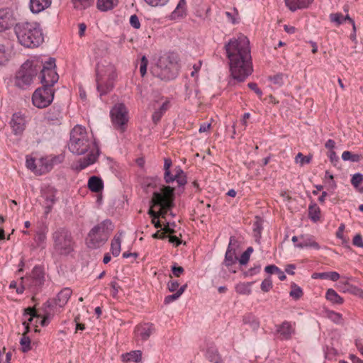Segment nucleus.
<instances>
[{
    "mask_svg": "<svg viewBox=\"0 0 363 363\" xmlns=\"http://www.w3.org/2000/svg\"><path fill=\"white\" fill-rule=\"evenodd\" d=\"M265 272L268 274H277L278 271V267L275 265H268L264 269Z\"/></svg>",
    "mask_w": 363,
    "mask_h": 363,
    "instance_id": "62",
    "label": "nucleus"
},
{
    "mask_svg": "<svg viewBox=\"0 0 363 363\" xmlns=\"http://www.w3.org/2000/svg\"><path fill=\"white\" fill-rule=\"evenodd\" d=\"M311 162V157L304 156L302 153L298 152L295 157V162L299 163L301 166L308 164Z\"/></svg>",
    "mask_w": 363,
    "mask_h": 363,
    "instance_id": "42",
    "label": "nucleus"
},
{
    "mask_svg": "<svg viewBox=\"0 0 363 363\" xmlns=\"http://www.w3.org/2000/svg\"><path fill=\"white\" fill-rule=\"evenodd\" d=\"M35 242L40 246L45 242L46 240V233L43 230H40L35 235Z\"/></svg>",
    "mask_w": 363,
    "mask_h": 363,
    "instance_id": "46",
    "label": "nucleus"
},
{
    "mask_svg": "<svg viewBox=\"0 0 363 363\" xmlns=\"http://www.w3.org/2000/svg\"><path fill=\"white\" fill-rule=\"evenodd\" d=\"M313 279H328V272H315L312 274Z\"/></svg>",
    "mask_w": 363,
    "mask_h": 363,
    "instance_id": "61",
    "label": "nucleus"
},
{
    "mask_svg": "<svg viewBox=\"0 0 363 363\" xmlns=\"http://www.w3.org/2000/svg\"><path fill=\"white\" fill-rule=\"evenodd\" d=\"M361 155L354 154L350 151H344L342 154V159L344 161H350L352 162H359L361 160Z\"/></svg>",
    "mask_w": 363,
    "mask_h": 363,
    "instance_id": "35",
    "label": "nucleus"
},
{
    "mask_svg": "<svg viewBox=\"0 0 363 363\" xmlns=\"http://www.w3.org/2000/svg\"><path fill=\"white\" fill-rule=\"evenodd\" d=\"M329 318L333 321H334L337 323H340L342 320V315L340 313H336V312H330L329 313Z\"/></svg>",
    "mask_w": 363,
    "mask_h": 363,
    "instance_id": "57",
    "label": "nucleus"
},
{
    "mask_svg": "<svg viewBox=\"0 0 363 363\" xmlns=\"http://www.w3.org/2000/svg\"><path fill=\"white\" fill-rule=\"evenodd\" d=\"M308 217L313 221L317 222L320 218V209L315 203H311L308 206Z\"/></svg>",
    "mask_w": 363,
    "mask_h": 363,
    "instance_id": "31",
    "label": "nucleus"
},
{
    "mask_svg": "<svg viewBox=\"0 0 363 363\" xmlns=\"http://www.w3.org/2000/svg\"><path fill=\"white\" fill-rule=\"evenodd\" d=\"M325 298L333 303L342 304L343 303V298L333 289L327 290Z\"/></svg>",
    "mask_w": 363,
    "mask_h": 363,
    "instance_id": "32",
    "label": "nucleus"
},
{
    "mask_svg": "<svg viewBox=\"0 0 363 363\" xmlns=\"http://www.w3.org/2000/svg\"><path fill=\"white\" fill-rule=\"evenodd\" d=\"M247 86L250 89L254 91L259 98H261L262 95V91L258 88L257 84L256 83L250 82L247 84Z\"/></svg>",
    "mask_w": 363,
    "mask_h": 363,
    "instance_id": "56",
    "label": "nucleus"
},
{
    "mask_svg": "<svg viewBox=\"0 0 363 363\" xmlns=\"http://www.w3.org/2000/svg\"><path fill=\"white\" fill-rule=\"evenodd\" d=\"M270 79L272 82V83H274V84H277L278 86H281L284 83L283 74H276L274 77H272Z\"/></svg>",
    "mask_w": 363,
    "mask_h": 363,
    "instance_id": "53",
    "label": "nucleus"
},
{
    "mask_svg": "<svg viewBox=\"0 0 363 363\" xmlns=\"http://www.w3.org/2000/svg\"><path fill=\"white\" fill-rule=\"evenodd\" d=\"M179 283L176 280H171L167 284L168 289L172 291H176L179 289Z\"/></svg>",
    "mask_w": 363,
    "mask_h": 363,
    "instance_id": "52",
    "label": "nucleus"
},
{
    "mask_svg": "<svg viewBox=\"0 0 363 363\" xmlns=\"http://www.w3.org/2000/svg\"><path fill=\"white\" fill-rule=\"evenodd\" d=\"M254 282H240L235 285V291L242 295H250L252 293L251 287Z\"/></svg>",
    "mask_w": 363,
    "mask_h": 363,
    "instance_id": "29",
    "label": "nucleus"
},
{
    "mask_svg": "<svg viewBox=\"0 0 363 363\" xmlns=\"http://www.w3.org/2000/svg\"><path fill=\"white\" fill-rule=\"evenodd\" d=\"M15 33L20 44L26 48L38 47L44 40L42 29L35 22H23L16 24Z\"/></svg>",
    "mask_w": 363,
    "mask_h": 363,
    "instance_id": "3",
    "label": "nucleus"
},
{
    "mask_svg": "<svg viewBox=\"0 0 363 363\" xmlns=\"http://www.w3.org/2000/svg\"><path fill=\"white\" fill-rule=\"evenodd\" d=\"M186 9V0H179L175 10L174 13L178 16L182 15Z\"/></svg>",
    "mask_w": 363,
    "mask_h": 363,
    "instance_id": "48",
    "label": "nucleus"
},
{
    "mask_svg": "<svg viewBox=\"0 0 363 363\" xmlns=\"http://www.w3.org/2000/svg\"><path fill=\"white\" fill-rule=\"evenodd\" d=\"M10 124L15 134H21L25 128V119L20 113H14Z\"/></svg>",
    "mask_w": 363,
    "mask_h": 363,
    "instance_id": "21",
    "label": "nucleus"
},
{
    "mask_svg": "<svg viewBox=\"0 0 363 363\" xmlns=\"http://www.w3.org/2000/svg\"><path fill=\"white\" fill-rule=\"evenodd\" d=\"M117 78L116 69L112 64H99L96 73V88L100 96L111 91Z\"/></svg>",
    "mask_w": 363,
    "mask_h": 363,
    "instance_id": "5",
    "label": "nucleus"
},
{
    "mask_svg": "<svg viewBox=\"0 0 363 363\" xmlns=\"http://www.w3.org/2000/svg\"><path fill=\"white\" fill-rule=\"evenodd\" d=\"M111 118L115 128L123 130L128 121V111L123 104H116L111 110Z\"/></svg>",
    "mask_w": 363,
    "mask_h": 363,
    "instance_id": "11",
    "label": "nucleus"
},
{
    "mask_svg": "<svg viewBox=\"0 0 363 363\" xmlns=\"http://www.w3.org/2000/svg\"><path fill=\"white\" fill-rule=\"evenodd\" d=\"M11 57V52L4 45L0 44V65H5Z\"/></svg>",
    "mask_w": 363,
    "mask_h": 363,
    "instance_id": "34",
    "label": "nucleus"
},
{
    "mask_svg": "<svg viewBox=\"0 0 363 363\" xmlns=\"http://www.w3.org/2000/svg\"><path fill=\"white\" fill-rule=\"evenodd\" d=\"M252 247H249L241 255L239 262L241 265L246 264L250 260L251 254L253 252Z\"/></svg>",
    "mask_w": 363,
    "mask_h": 363,
    "instance_id": "39",
    "label": "nucleus"
},
{
    "mask_svg": "<svg viewBox=\"0 0 363 363\" xmlns=\"http://www.w3.org/2000/svg\"><path fill=\"white\" fill-rule=\"evenodd\" d=\"M38 72L37 65L33 62H26L16 75L15 84L20 88L29 86L36 77Z\"/></svg>",
    "mask_w": 363,
    "mask_h": 363,
    "instance_id": "8",
    "label": "nucleus"
},
{
    "mask_svg": "<svg viewBox=\"0 0 363 363\" xmlns=\"http://www.w3.org/2000/svg\"><path fill=\"white\" fill-rule=\"evenodd\" d=\"M174 188L169 186H164L160 191L153 193L152 197V206H160L159 211L156 212L152 209L149 210L148 213L152 219H157L159 217H164L167 211L173 206L174 199Z\"/></svg>",
    "mask_w": 363,
    "mask_h": 363,
    "instance_id": "4",
    "label": "nucleus"
},
{
    "mask_svg": "<svg viewBox=\"0 0 363 363\" xmlns=\"http://www.w3.org/2000/svg\"><path fill=\"white\" fill-rule=\"evenodd\" d=\"M20 344L22 347L23 352H26L30 350V340L25 333L21 339Z\"/></svg>",
    "mask_w": 363,
    "mask_h": 363,
    "instance_id": "41",
    "label": "nucleus"
},
{
    "mask_svg": "<svg viewBox=\"0 0 363 363\" xmlns=\"http://www.w3.org/2000/svg\"><path fill=\"white\" fill-rule=\"evenodd\" d=\"M121 357L124 362H139L142 359V352L140 350H133L123 354Z\"/></svg>",
    "mask_w": 363,
    "mask_h": 363,
    "instance_id": "24",
    "label": "nucleus"
},
{
    "mask_svg": "<svg viewBox=\"0 0 363 363\" xmlns=\"http://www.w3.org/2000/svg\"><path fill=\"white\" fill-rule=\"evenodd\" d=\"M54 248L60 254H69L73 250V240L71 233L64 229L60 228L52 234Z\"/></svg>",
    "mask_w": 363,
    "mask_h": 363,
    "instance_id": "7",
    "label": "nucleus"
},
{
    "mask_svg": "<svg viewBox=\"0 0 363 363\" xmlns=\"http://www.w3.org/2000/svg\"><path fill=\"white\" fill-rule=\"evenodd\" d=\"M69 150L77 155H86L78 161L80 170L96 162L99 155V148L91 132L85 127L77 125L70 131L68 142Z\"/></svg>",
    "mask_w": 363,
    "mask_h": 363,
    "instance_id": "2",
    "label": "nucleus"
},
{
    "mask_svg": "<svg viewBox=\"0 0 363 363\" xmlns=\"http://www.w3.org/2000/svg\"><path fill=\"white\" fill-rule=\"evenodd\" d=\"M351 183L354 187L363 192V176L361 174H354L351 179Z\"/></svg>",
    "mask_w": 363,
    "mask_h": 363,
    "instance_id": "36",
    "label": "nucleus"
},
{
    "mask_svg": "<svg viewBox=\"0 0 363 363\" xmlns=\"http://www.w3.org/2000/svg\"><path fill=\"white\" fill-rule=\"evenodd\" d=\"M225 50L230 76L238 82L245 81L253 72L249 40L239 34L225 45Z\"/></svg>",
    "mask_w": 363,
    "mask_h": 363,
    "instance_id": "1",
    "label": "nucleus"
},
{
    "mask_svg": "<svg viewBox=\"0 0 363 363\" xmlns=\"http://www.w3.org/2000/svg\"><path fill=\"white\" fill-rule=\"evenodd\" d=\"M144 1L151 6H162L167 4L169 0H144Z\"/></svg>",
    "mask_w": 363,
    "mask_h": 363,
    "instance_id": "49",
    "label": "nucleus"
},
{
    "mask_svg": "<svg viewBox=\"0 0 363 363\" xmlns=\"http://www.w3.org/2000/svg\"><path fill=\"white\" fill-rule=\"evenodd\" d=\"M277 332L283 340H289L295 333L294 326L289 322L285 321L278 326Z\"/></svg>",
    "mask_w": 363,
    "mask_h": 363,
    "instance_id": "20",
    "label": "nucleus"
},
{
    "mask_svg": "<svg viewBox=\"0 0 363 363\" xmlns=\"http://www.w3.org/2000/svg\"><path fill=\"white\" fill-rule=\"evenodd\" d=\"M300 242L295 244V247L298 248L308 247L313 250H318L320 249V245L316 242L313 235L305 234L300 235Z\"/></svg>",
    "mask_w": 363,
    "mask_h": 363,
    "instance_id": "18",
    "label": "nucleus"
},
{
    "mask_svg": "<svg viewBox=\"0 0 363 363\" xmlns=\"http://www.w3.org/2000/svg\"><path fill=\"white\" fill-rule=\"evenodd\" d=\"M25 315H30V318H28V320L30 322L32 321L33 318H38V316L37 315V313H36V311L34 309V308H27L26 310H25Z\"/></svg>",
    "mask_w": 363,
    "mask_h": 363,
    "instance_id": "54",
    "label": "nucleus"
},
{
    "mask_svg": "<svg viewBox=\"0 0 363 363\" xmlns=\"http://www.w3.org/2000/svg\"><path fill=\"white\" fill-rule=\"evenodd\" d=\"M40 77L43 85L50 87H52L53 84L58 81L59 76L55 71V60L54 59H50L44 63Z\"/></svg>",
    "mask_w": 363,
    "mask_h": 363,
    "instance_id": "12",
    "label": "nucleus"
},
{
    "mask_svg": "<svg viewBox=\"0 0 363 363\" xmlns=\"http://www.w3.org/2000/svg\"><path fill=\"white\" fill-rule=\"evenodd\" d=\"M330 18L332 22L335 23L337 26L344 23V16L341 13H335L330 15Z\"/></svg>",
    "mask_w": 363,
    "mask_h": 363,
    "instance_id": "43",
    "label": "nucleus"
},
{
    "mask_svg": "<svg viewBox=\"0 0 363 363\" xmlns=\"http://www.w3.org/2000/svg\"><path fill=\"white\" fill-rule=\"evenodd\" d=\"M354 345L357 349V350L359 352L361 355L363 356V342L359 339H356L354 341Z\"/></svg>",
    "mask_w": 363,
    "mask_h": 363,
    "instance_id": "64",
    "label": "nucleus"
},
{
    "mask_svg": "<svg viewBox=\"0 0 363 363\" xmlns=\"http://www.w3.org/2000/svg\"><path fill=\"white\" fill-rule=\"evenodd\" d=\"M23 278L28 290L33 294H36L44 284L45 273L40 267H35L28 276Z\"/></svg>",
    "mask_w": 363,
    "mask_h": 363,
    "instance_id": "9",
    "label": "nucleus"
},
{
    "mask_svg": "<svg viewBox=\"0 0 363 363\" xmlns=\"http://www.w3.org/2000/svg\"><path fill=\"white\" fill-rule=\"evenodd\" d=\"M62 155H48L38 159V174L41 175L50 172L55 164L62 162Z\"/></svg>",
    "mask_w": 363,
    "mask_h": 363,
    "instance_id": "15",
    "label": "nucleus"
},
{
    "mask_svg": "<svg viewBox=\"0 0 363 363\" xmlns=\"http://www.w3.org/2000/svg\"><path fill=\"white\" fill-rule=\"evenodd\" d=\"M155 331L152 323H140L135 326L134 330V340L138 345L142 344L149 339Z\"/></svg>",
    "mask_w": 363,
    "mask_h": 363,
    "instance_id": "14",
    "label": "nucleus"
},
{
    "mask_svg": "<svg viewBox=\"0 0 363 363\" xmlns=\"http://www.w3.org/2000/svg\"><path fill=\"white\" fill-rule=\"evenodd\" d=\"M52 0H30L29 8L33 13H39L49 8Z\"/></svg>",
    "mask_w": 363,
    "mask_h": 363,
    "instance_id": "19",
    "label": "nucleus"
},
{
    "mask_svg": "<svg viewBox=\"0 0 363 363\" xmlns=\"http://www.w3.org/2000/svg\"><path fill=\"white\" fill-rule=\"evenodd\" d=\"M272 288V281L270 277L264 279L261 284V289L264 292H268Z\"/></svg>",
    "mask_w": 363,
    "mask_h": 363,
    "instance_id": "45",
    "label": "nucleus"
},
{
    "mask_svg": "<svg viewBox=\"0 0 363 363\" xmlns=\"http://www.w3.org/2000/svg\"><path fill=\"white\" fill-rule=\"evenodd\" d=\"M26 165L28 169H30L34 173L38 174V169L39 168L38 160L36 161L33 157L27 156Z\"/></svg>",
    "mask_w": 363,
    "mask_h": 363,
    "instance_id": "38",
    "label": "nucleus"
},
{
    "mask_svg": "<svg viewBox=\"0 0 363 363\" xmlns=\"http://www.w3.org/2000/svg\"><path fill=\"white\" fill-rule=\"evenodd\" d=\"M238 260V257L236 254L234 252H230V250H226L225 259L223 262L224 266H230L233 264H236Z\"/></svg>",
    "mask_w": 363,
    "mask_h": 363,
    "instance_id": "37",
    "label": "nucleus"
},
{
    "mask_svg": "<svg viewBox=\"0 0 363 363\" xmlns=\"http://www.w3.org/2000/svg\"><path fill=\"white\" fill-rule=\"evenodd\" d=\"M16 19L10 9H0V32L10 29L16 24Z\"/></svg>",
    "mask_w": 363,
    "mask_h": 363,
    "instance_id": "17",
    "label": "nucleus"
},
{
    "mask_svg": "<svg viewBox=\"0 0 363 363\" xmlns=\"http://www.w3.org/2000/svg\"><path fill=\"white\" fill-rule=\"evenodd\" d=\"M184 268L182 267H177L175 264L172 267V274L176 277H179L184 272Z\"/></svg>",
    "mask_w": 363,
    "mask_h": 363,
    "instance_id": "58",
    "label": "nucleus"
},
{
    "mask_svg": "<svg viewBox=\"0 0 363 363\" xmlns=\"http://www.w3.org/2000/svg\"><path fill=\"white\" fill-rule=\"evenodd\" d=\"M205 357L211 363H224L218 350L214 346H210L206 349Z\"/></svg>",
    "mask_w": 363,
    "mask_h": 363,
    "instance_id": "23",
    "label": "nucleus"
},
{
    "mask_svg": "<svg viewBox=\"0 0 363 363\" xmlns=\"http://www.w3.org/2000/svg\"><path fill=\"white\" fill-rule=\"evenodd\" d=\"M352 243L354 245L359 247H363V241L362 235L359 234L356 235L352 240Z\"/></svg>",
    "mask_w": 363,
    "mask_h": 363,
    "instance_id": "59",
    "label": "nucleus"
},
{
    "mask_svg": "<svg viewBox=\"0 0 363 363\" xmlns=\"http://www.w3.org/2000/svg\"><path fill=\"white\" fill-rule=\"evenodd\" d=\"M260 272V266H257L255 267H252L247 271L244 272V276L245 277H252L257 274H258Z\"/></svg>",
    "mask_w": 363,
    "mask_h": 363,
    "instance_id": "50",
    "label": "nucleus"
},
{
    "mask_svg": "<svg viewBox=\"0 0 363 363\" xmlns=\"http://www.w3.org/2000/svg\"><path fill=\"white\" fill-rule=\"evenodd\" d=\"M89 189L94 192H99L103 189V182L97 177H91L88 182Z\"/></svg>",
    "mask_w": 363,
    "mask_h": 363,
    "instance_id": "28",
    "label": "nucleus"
},
{
    "mask_svg": "<svg viewBox=\"0 0 363 363\" xmlns=\"http://www.w3.org/2000/svg\"><path fill=\"white\" fill-rule=\"evenodd\" d=\"M118 0H97L96 6L98 9L106 11L112 9L117 5Z\"/></svg>",
    "mask_w": 363,
    "mask_h": 363,
    "instance_id": "30",
    "label": "nucleus"
},
{
    "mask_svg": "<svg viewBox=\"0 0 363 363\" xmlns=\"http://www.w3.org/2000/svg\"><path fill=\"white\" fill-rule=\"evenodd\" d=\"M54 98V90L52 87L43 86L37 89L32 96L33 104L39 108H43L48 106Z\"/></svg>",
    "mask_w": 363,
    "mask_h": 363,
    "instance_id": "10",
    "label": "nucleus"
},
{
    "mask_svg": "<svg viewBox=\"0 0 363 363\" xmlns=\"http://www.w3.org/2000/svg\"><path fill=\"white\" fill-rule=\"evenodd\" d=\"M170 108V102L169 100H166L159 109L155 110L152 113V118L155 123H157L164 113Z\"/></svg>",
    "mask_w": 363,
    "mask_h": 363,
    "instance_id": "26",
    "label": "nucleus"
},
{
    "mask_svg": "<svg viewBox=\"0 0 363 363\" xmlns=\"http://www.w3.org/2000/svg\"><path fill=\"white\" fill-rule=\"evenodd\" d=\"M180 297L179 294L176 292L174 294L169 295L164 298V303L165 304H169L170 303L177 300Z\"/></svg>",
    "mask_w": 363,
    "mask_h": 363,
    "instance_id": "55",
    "label": "nucleus"
},
{
    "mask_svg": "<svg viewBox=\"0 0 363 363\" xmlns=\"http://www.w3.org/2000/svg\"><path fill=\"white\" fill-rule=\"evenodd\" d=\"M340 279V274L336 272H328V279L335 281Z\"/></svg>",
    "mask_w": 363,
    "mask_h": 363,
    "instance_id": "63",
    "label": "nucleus"
},
{
    "mask_svg": "<svg viewBox=\"0 0 363 363\" xmlns=\"http://www.w3.org/2000/svg\"><path fill=\"white\" fill-rule=\"evenodd\" d=\"M113 228L112 223L109 220H105L94 226L89 231L86 239L87 247L96 249L104 245L113 230Z\"/></svg>",
    "mask_w": 363,
    "mask_h": 363,
    "instance_id": "6",
    "label": "nucleus"
},
{
    "mask_svg": "<svg viewBox=\"0 0 363 363\" xmlns=\"http://www.w3.org/2000/svg\"><path fill=\"white\" fill-rule=\"evenodd\" d=\"M75 9L82 11L90 7L94 0H71Z\"/></svg>",
    "mask_w": 363,
    "mask_h": 363,
    "instance_id": "33",
    "label": "nucleus"
},
{
    "mask_svg": "<svg viewBox=\"0 0 363 363\" xmlns=\"http://www.w3.org/2000/svg\"><path fill=\"white\" fill-rule=\"evenodd\" d=\"M313 0H284L286 6L291 11L306 8Z\"/></svg>",
    "mask_w": 363,
    "mask_h": 363,
    "instance_id": "22",
    "label": "nucleus"
},
{
    "mask_svg": "<svg viewBox=\"0 0 363 363\" xmlns=\"http://www.w3.org/2000/svg\"><path fill=\"white\" fill-rule=\"evenodd\" d=\"M122 242V233L116 234L111 243V252L114 257H118L121 252V245Z\"/></svg>",
    "mask_w": 363,
    "mask_h": 363,
    "instance_id": "25",
    "label": "nucleus"
},
{
    "mask_svg": "<svg viewBox=\"0 0 363 363\" xmlns=\"http://www.w3.org/2000/svg\"><path fill=\"white\" fill-rule=\"evenodd\" d=\"M161 69L160 77L164 79H172L176 77L178 73V66L174 62L170 60L169 57H162L158 62Z\"/></svg>",
    "mask_w": 363,
    "mask_h": 363,
    "instance_id": "13",
    "label": "nucleus"
},
{
    "mask_svg": "<svg viewBox=\"0 0 363 363\" xmlns=\"http://www.w3.org/2000/svg\"><path fill=\"white\" fill-rule=\"evenodd\" d=\"M239 247V243L235 237H230L227 250H230V252L236 254V250Z\"/></svg>",
    "mask_w": 363,
    "mask_h": 363,
    "instance_id": "44",
    "label": "nucleus"
},
{
    "mask_svg": "<svg viewBox=\"0 0 363 363\" xmlns=\"http://www.w3.org/2000/svg\"><path fill=\"white\" fill-rule=\"evenodd\" d=\"M130 24L132 27L135 29H138L140 27V23L138 17L136 15H132L130 18Z\"/></svg>",
    "mask_w": 363,
    "mask_h": 363,
    "instance_id": "51",
    "label": "nucleus"
},
{
    "mask_svg": "<svg viewBox=\"0 0 363 363\" xmlns=\"http://www.w3.org/2000/svg\"><path fill=\"white\" fill-rule=\"evenodd\" d=\"M164 180L167 184H171L176 182L179 186H184L186 184V176L182 169L177 166L174 169L164 172Z\"/></svg>",
    "mask_w": 363,
    "mask_h": 363,
    "instance_id": "16",
    "label": "nucleus"
},
{
    "mask_svg": "<svg viewBox=\"0 0 363 363\" xmlns=\"http://www.w3.org/2000/svg\"><path fill=\"white\" fill-rule=\"evenodd\" d=\"M74 322L76 323V332L78 330H85V325L84 323H80V318L79 315L74 318Z\"/></svg>",
    "mask_w": 363,
    "mask_h": 363,
    "instance_id": "60",
    "label": "nucleus"
},
{
    "mask_svg": "<svg viewBox=\"0 0 363 363\" xmlns=\"http://www.w3.org/2000/svg\"><path fill=\"white\" fill-rule=\"evenodd\" d=\"M148 60L145 56H143L140 63V72L142 77H144L147 72Z\"/></svg>",
    "mask_w": 363,
    "mask_h": 363,
    "instance_id": "47",
    "label": "nucleus"
},
{
    "mask_svg": "<svg viewBox=\"0 0 363 363\" xmlns=\"http://www.w3.org/2000/svg\"><path fill=\"white\" fill-rule=\"evenodd\" d=\"M72 290L69 288H65L62 289L57 294V303L59 306H65L69 301L71 295Z\"/></svg>",
    "mask_w": 363,
    "mask_h": 363,
    "instance_id": "27",
    "label": "nucleus"
},
{
    "mask_svg": "<svg viewBox=\"0 0 363 363\" xmlns=\"http://www.w3.org/2000/svg\"><path fill=\"white\" fill-rule=\"evenodd\" d=\"M290 296L296 299H299L303 296V291L298 285L293 284L291 285V291H290Z\"/></svg>",
    "mask_w": 363,
    "mask_h": 363,
    "instance_id": "40",
    "label": "nucleus"
}]
</instances>
